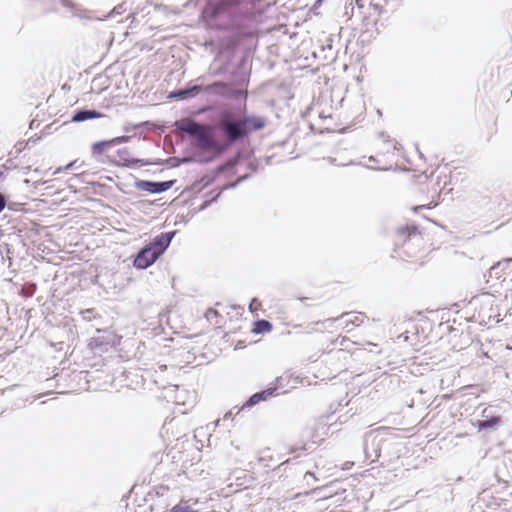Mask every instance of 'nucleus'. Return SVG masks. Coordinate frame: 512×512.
<instances>
[{"instance_id":"nucleus-6","label":"nucleus","mask_w":512,"mask_h":512,"mask_svg":"<svg viewBox=\"0 0 512 512\" xmlns=\"http://www.w3.org/2000/svg\"><path fill=\"white\" fill-rule=\"evenodd\" d=\"M158 258V254L147 244L138 251L134 258L133 265L138 269H147L153 265Z\"/></svg>"},{"instance_id":"nucleus-1","label":"nucleus","mask_w":512,"mask_h":512,"mask_svg":"<svg viewBox=\"0 0 512 512\" xmlns=\"http://www.w3.org/2000/svg\"><path fill=\"white\" fill-rule=\"evenodd\" d=\"M174 126L189 136L194 148L212 153L208 157L195 155L197 162L209 163L236 143L244 141L252 132L263 129L266 126V119L247 114L244 106L223 108L213 126L201 124L190 118L177 120Z\"/></svg>"},{"instance_id":"nucleus-12","label":"nucleus","mask_w":512,"mask_h":512,"mask_svg":"<svg viewBox=\"0 0 512 512\" xmlns=\"http://www.w3.org/2000/svg\"><path fill=\"white\" fill-rule=\"evenodd\" d=\"M344 318H347L345 320V327L348 328L350 325L351 326H360V324H362L364 322L365 315L363 313L354 314L352 312H345L340 317L329 318L327 321L335 322L337 320L344 319Z\"/></svg>"},{"instance_id":"nucleus-30","label":"nucleus","mask_w":512,"mask_h":512,"mask_svg":"<svg viewBox=\"0 0 512 512\" xmlns=\"http://www.w3.org/2000/svg\"><path fill=\"white\" fill-rule=\"evenodd\" d=\"M210 204H211V201H209V200L204 201V203L200 207V210L207 208Z\"/></svg>"},{"instance_id":"nucleus-34","label":"nucleus","mask_w":512,"mask_h":512,"mask_svg":"<svg viewBox=\"0 0 512 512\" xmlns=\"http://www.w3.org/2000/svg\"><path fill=\"white\" fill-rule=\"evenodd\" d=\"M34 126H36L35 120H33V121L30 123V127H31V128H33Z\"/></svg>"},{"instance_id":"nucleus-14","label":"nucleus","mask_w":512,"mask_h":512,"mask_svg":"<svg viewBox=\"0 0 512 512\" xmlns=\"http://www.w3.org/2000/svg\"><path fill=\"white\" fill-rule=\"evenodd\" d=\"M272 324L268 320L259 319L254 322L253 332L256 334H263L272 330Z\"/></svg>"},{"instance_id":"nucleus-21","label":"nucleus","mask_w":512,"mask_h":512,"mask_svg":"<svg viewBox=\"0 0 512 512\" xmlns=\"http://www.w3.org/2000/svg\"><path fill=\"white\" fill-rule=\"evenodd\" d=\"M170 512H195L190 506L178 504L175 505Z\"/></svg>"},{"instance_id":"nucleus-39","label":"nucleus","mask_w":512,"mask_h":512,"mask_svg":"<svg viewBox=\"0 0 512 512\" xmlns=\"http://www.w3.org/2000/svg\"><path fill=\"white\" fill-rule=\"evenodd\" d=\"M280 380H281V377H277L275 381L278 383Z\"/></svg>"},{"instance_id":"nucleus-7","label":"nucleus","mask_w":512,"mask_h":512,"mask_svg":"<svg viewBox=\"0 0 512 512\" xmlns=\"http://www.w3.org/2000/svg\"><path fill=\"white\" fill-rule=\"evenodd\" d=\"M482 415L485 419L472 421V425L478 430V432L487 430L494 431L501 424V417L499 415H488L487 409L483 410Z\"/></svg>"},{"instance_id":"nucleus-23","label":"nucleus","mask_w":512,"mask_h":512,"mask_svg":"<svg viewBox=\"0 0 512 512\" xmlns=\"http://www.w3.org/2000/svg\"><path fill=\"white\" fill-rule=\"evenodd\" d=\"M161 161H162V163L160 165H162L164 163H169V164H171L172 167H177L180 163V161L177 160L176 158H168L167 160H161Z\"/></svg>"},{"instance_id":"nucleus-40","label":"nucleus","mask_w":512,"mask_h":512,"mask_svg":"<svg viewBox=\"0 0 512 512\" xmlns=\"http://www.w3.org/2000/svg\"><path fill=\"white\" fill-rule=\"evenodd\" d=\"M189 161H190V159H184V160H182V162H185V163H186V162H189Z\"/></svg>"},{"instance_id":"nucleus-35","label":"nucleus","mask_w":512,"mask_h":512,"mask_svg":"<svg viewBox=\"0 0 512 512\" xmlns=\"http://www.w3.org/2000/svg\"><path fill=\"white\" fill-rule=\"evenodd\" d=\"M34 126H36L35 120H33V121L30 123V127H31V128H33Z\"/></svg>"},{"instance_id":"nucleus-5","label":"nucleus","mask_w":512,"mask_h":512,"mask_svg":"<svg viewBox=\"0 0 512 512\" xmlns=\"http://www.w3.org/2000/svg\"><path fill=\"white\" fill-rule=\"evenodd\" d=\"M176 180H168V181H149V180H136L134 183L135 188L146 191L152 194H160L168 191L170 188L174 186Z\"/></svg>"},{"instance_id":"nucleus-26","label":"nucleus","mask_w":512,"mask_h":512,"mask_svg":"<svg viewBox=\"0 0 512 512\" xmlns=\"http://www.w3.org/2000/svg\"><path fill=\"white\" fill-rule=\"evenodd\" d=\"M308 478H312L313 480H317L315 475L312 472H306L304 475V479L308 480Z\"/></svg>"},{"instance_id":"nucleus-2","label":"nucleus","mask_w":512,"mask_h":512,"mask_svg":"<svg viewBox=\"0 0 512 512\" xmlns=\"http://www.w3.org/2000/svg\"><path fill=\"white\" fill-rule=\"evenodd\" d=\"M248 13V5L242 0L208 2L203 17L218 29H238Z\"/></svg>"},{"instance_id":"nucleus-9","label":"nucleus","mask_w":512,"mask_h":512,"mask_svg":"<svg viewBox=\"0 0 512 512\" xmlns=\"http://www.w3.org/2000/svg\"><path fill=\"white\" fill-rule=\"evenodd\" d=\"M277 387L271 386L265 390L259 391L251 395L246 402L238 409L237 414L244 409H249L258 404L261 401L267 400L269 397L276 395Z\"/></svg>"},{"instance_id":"nucleus-13","label":"nucleus","mask_w":512,"mask_h":512,"mask_svg":"<svg viewBox=\"0 0 512 512\" xmlns=\"http://www.w3.org/2000/svg\"><path fill=\"white\" fill-rule=\"evenodd\" d=\"M102 114L94 109H78L74 111L71 120L73 122H83L90 119L100 118Z\"/></svg>"},{"instance_id":"nucleus-24","label":"nucleus","mask_w":512,"mask_h":512,"mask_svg":"<svg viewBox=\"0 0 512 512\" xmlns=\"http://www.w3.org/2000/svg\"><path fill=\"white\" fill-rule=\"evenodd\" d=\"M61 4L64 6V7H67V8H74L75 4L73 3L72 0H60Z\"/></svg>"},{"instance_id":"nucleus-37","label":"nucleus","mask_w":512,"mask_h":512,"mask_svg":"<svg viewBox=\"0 0 512 512\" xmlns=\"http://www.w3.org/2000/svg\"><path fill=\"white\" fill-rule=\"evenodd\" d=\"M296 450H297V448H292V449L290 450V452H291V453H294Z\"/></svg>"},{"instance_id":"nucleus-28","label":"nucleus","mask_w":512,"mask_h":512,"mask_svg":"<svg viewBox=\"0 0 512 512\" xmlns=\"http://www.w3.org/2000/svg\"><path fill=\"white\" fill-rule=\"evenodd\" d=\"M4 284H6V285L10 286V285L12 284V279H11V278H9V277H6V278L2 279V286H3Z\"/></svg>"},{"instance_id":"nucleus-19","label":"nucleus","mask_w":512,"mask_h":512,"mask_svg":"<svg viewBox=\"0 0 512 512\" xmlns=\"http://www.w3.org/2000/svg\"><path fill=\"white\" fill-rule=\"evenodd\" d=\"M130 139H131V136L123 135V136H118V137L112 138L111 141H112V145L116 146V145L128 143L130 141Z\"/></svg>"},{"instance_id":"nucleus-32","label":"nucleus","mask_w":512,"mask_h":512,"mask_svg":"<svg viewBox=\"0 0 512 512\" xmlns=\"http://www.w3.org/2000/svg\"><path fill=\"white\" fill-rule=\"evenodd\" d=\"M73 165H74V162H71V163H69V164L65 167V169H66V170H67V169H70V168H72V167H73Z\"/></svg>"},{"instance_id":"nucleus-4","label":"nucleus","mask_w":512,"mask_h":512,"mask_svg":"<svg viewBox=\"0 0 512 512\" xmlns=\"http://www.w3.org/2000/svg\"><path fill=\"white\" fill-rule=\"evenodd\" d=\"M119 161L115 162L116 166H124L128 168H135L138 166H149V165H160L161 159L150 161L146 159H138L131 157V154L127 148H122L117 151Z\"/></svg>"},{"instance_id":"nucleus-11","label":"nucleus","mask_w":512,"mask_h":512,"mask_svg":"<svg viewBox=\"0 0 512 512\" xmlns=\"http://www.w3.org/2000/svg\"><path fill=\"white\" fill-rule=\"evenodd\" d=\"M201 92L206 95L226 96L229 94V86L221 81H216L208 85H200Z\"/></svg>"},{"instance_id":"nucleus-31","label":"nucleus","mask_w":512,"mask_h":512,"mask_svg":"<svg viewBox=\"0 0 512 512\" xmlns=\"http://www.w3.org/2000/svg\"><path fill=\"white\" fill-rule=\"evenodd\" d=\"M1 207H2V212L6 209V199H5V196L2 195V204H1Z\"/></svg>"},{"instance_id":"nucleus-29","label":"nucleus","mask_w":512,"mask_h":512,"mask_svg":"<svg viewBox=\"0 0 512 512\" xmlns=\"http://www.w3.org/2000/svg\"><path fill=\"white\" fill-rule=\"evenodd\" d=\"M256 302H257V299H256V298H254V299L251 301V303H250V305H249V309H250V311H251V312H253V311H254V309H255L254 307H255V303H256Z\"/></svg>"},{"instance_id":"nucleus-10","label":"nucleus","mask_w":512,"mask_h":512,"mask_svg":"<svg viewBox=\"0 0 512 512\" xmlns=\"http://www.w3.org/2000/svg\"><path fill=\"white\" fill-rule=\"evenodd\" d=\"M201 93L200 84L189 85L185 88L176 89L171 91L168 95L169 99L186 100L194 98Z\"/></svg>"},{"instance_id":"nucleus-33","label":"nucleus","mask_w":512,"mask_h":512,"mask_svg":"<svg viewBox=\"0 0 512 512\" xmlns=\"http://www.w3.org/2000/svg\"><path fill=\"white\" fill-rule=\"evenodd\" d=\"M499 266H500V263H498V264H497V266H493V267L491 268V271H495Z\"/></svg>"},{"instance_id":"nucleus-16","label":"nucleus","mask_w":512,"mask_h":512,"mask_svg":"<svg viewBox=\"0 0 512 512\" xmlns=\"http://www.w3.org/2000/svg\"><path fill=\"white\" fill-rule=\"evenodd\" d=\"M250 177V174H244L240 177H238L234 182L227 183L223 186V189H234L236 188L240 183L247 180Z\"/></svg>"},{"instance_id":"nucleus-18","label":"nucleus","mask_w":512,"mask_h":512,"mask_svg":"<svg viewBox=\"0 0 512 512\" xmlns=\"http://www.w3.org/2000/svg\"><path fill=\"white\" fill-rule=\"evenodd\" d=\"M235 164H236L235 160H229L225 164L218 166L216 172L218 174L223 173L228 169H232L235 166Z\"/></svg>"},{"instance_id":"nucleus-25","label":"nucleus","mask_w":512,"mask_h":512,"mask_svg":"<svg viewBox=\"0 0 512 512\" xmlns=\"http://www.w3.org/2000/svg\"><path fill=\"white\" fill-rule=\"evenodd\" d=\"M225 190H226V189H223V187H222V188H221L217 193H215V194H214V195L209 199V201H211V203H212V202L217 201V200H218V198H219V197L221 196V194L223 193V191H225Z\"/></svg>"},{"instance_id":"nucleus-15","label":"nucleus","mask_w":512,"mask_h":512,"mask_svg":"<svg viewBox=\"0 0 512 512\" xmlns=\"http://www.w3.org/2000/svg\"><path fill=\"white\" fill-rule=\"evenodd\" d=\"M112 141L110 140H102L92 144L91 150L93 155H100L104 152L106 148L113 147Z\"/></svg>"},{"instance_id":"nucleus-22","label":"nucleus","mask_w":512,"mask_h":512,"mask_svg":"<svg viewBox=\"0 0 512 512\" xmlns=\"http://www.w3.org/2000/svg\"><path fill=\"white\" fill-rule=\"evenodd\" d=\"M140 125H134V124H131V123H127L123 126V131L125 133H130L132 131H134L135 129H137Z\"/></svg>"},{"instance_id":"nucleus-20","label":"nucleus","mask_w":512,"mask_h":512,"mask_svg":"<svg viewBox=\"0 0 512 512\" xmlns=\"http://www.w3.org/2000/svg\"><path fill=\"white\" fill-rule=\"evenodd\" d=\"M126 11V4L121 3L113 8V10L110 13L111 17H114L116 15H121Z\"/></svg>"},{"instance_id":"nucleus-17","label":"nucleus","mask_w":512,"mask_h":512,"mask_svg":"<svg viewBox=\"0 0 512 512\" xmlns=\"http://www.w3.org/2000/svg\"><path fill=\"white\" fill-rule=\"evenodd\" d=\"M416 233H417V228L415 226H413V227H405V228H402L399 231V237L407 235V238L410 241L412 235H414V237H416Z\"/></svg>"},{"instance_id":"nucleus-38","label":"nucleus","mask_w":512,"mask_h":512,"mask_svg":"<svg viewBox=\"0 0 512 512\" xmlns=\"http://www.w3.org/2000/svg\"><path fill=\"white\" fill-rule=\"evenodd\" d=\"M232 415V412H229L228 414L225 415V417H230Z\"/></svg>"},{"instance_id":"nucleus-36","label":"nucleus","mask_w":512,"mask_h":512,"mask_svg":"<svg viewBox=\"0 0 512 512\" xmlns=\"http://www.w3.org/2000/svg\"><path fill=\"white\" fill-rule=\"evenodd\" d=\"M8 217H9L8 214H6V213L2 214V220L5 218H8Z\"/></svg>"},{"instance_id":"nucleus-27","label":"nucleus","mask_w":512,"mask_h":512,"mask_svg":"<svg viewBox=\"0 0 512 512\" xmlns=\"http://www.w3.org/2000/svg\"><path fill=\"white\" fill-rule=\"evenodd\" d=\"M353 1H354L355 5H356L359 9H361V8H363V7H364V0H353Z\"/></svg>"},{"instance_id":"nucleus-3","label":"nucleus","mask_w":512,"mask_h":512,"mask_svg":"<svg viewBox=\"0 0 512 512\" xmlns=\"http://www.w3.org/2000/svg\"><path fill=\"white\" fill-rule=\"evenodd\" d=\"M387 439L378 431H370L364 436L363 449L365 458L375 462L380 457V452Z\"/></svg>"},{"instance_id":"nucleus-8","label":"nucleus","mask_w":512,"mask_h":512,"mask_svg":"<svg viewBox=\"0 0 512 512\" xmlns=\"http://www.w3.org/2000/svg\"><path fill=\"white\" fill-rule=\"evenodd\" d=\"M175 234H176V231L163 232V233L157 235L148 245L160 257L169 247Z\"/></svg>"}]
</instances>
